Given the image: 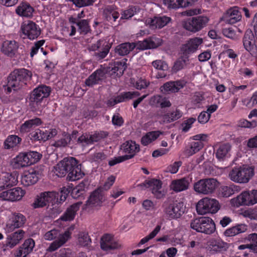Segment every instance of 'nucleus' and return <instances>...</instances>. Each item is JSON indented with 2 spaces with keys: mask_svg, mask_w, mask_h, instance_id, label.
Returning <instances> with one entry per match:
<instances>
[{
  "mask_svg": "<svg viewBox=\"0 0 257 257\" xmlns=\"http://www.w3.org/2000/svg\"><path fill=\"white\" fill-rule=\"evenodd\" d=\"M81 165L74 157L64 158L54 167L55 173L59 177L67 174V180L73 181L82 178L84 173L81 171Z\"/></svg>",
  "mask_w": 257,
  "mask_h": 257,
  "instance_id": "f257e3e1",
  "label": "nucleus"
},
{
  "mask_svg": "<svg viewBox=\"0 0 257 257\" xmlns=\"http://www.w3.org/2000/svg\"><path fill=\"white\" fill-rule=\"evenodd\" d=\"M162 40L160 38L155 37L148 38L142 41L136 43H122L115 48V52L120 56L127 55L136 47L139 50H145L148 49H154L161 46Z\"/></svg>",
  "mask_w": 257,
  "mask_h": 257,
  "instance_id": "f03ea898",
  "label": "nucleus"
},
{
  "mask_svg": "<svg viewBox=\"0 0 257 257\" xmlns=\"http://www.w3.org/2000/svg\"><path fill=\"white\" fill-rule=\"evenodd\" d=\"M51 91V88L45 85H41L33 90L29 98L30 106L32 111L42 112L48 103L47 98L50 95Z\"/></svg>",
  "mask_w": 257,
  "mask_h": 257,
  "instance_id": "7ed1b4c3",
  "label": "nucleus"
},
{
  "mask_svg": "<svg viewBox=\"0 0 257 257\" xmlns=\"http://www.w3.org/2000/svg\"><path fill=\"white\" fill-rule=\"evenodd\" d=\"M32 73L26 69H16L8 77L7 90L10 93L13 89L18 91L27 85L28 80L31 79Z\"/></svg>",
  "mask_w": 257,
  "mask_h": 257,
  "instance_id": "20e7f679",
  "label": "nucleus"
},
{
  "mask_svg": "<svg viewBox=\"0 0 257 257\" xmlns=\"http://www.w3.org/2000/svg\"><path fill=\"white\" fill-rule=\"evenodd\" d=\"M70 228L68 229L63 233H60L59 231L57 229H52L47 231L44 236L46 240H52L56 238L57 239L50 244L47 250L52 252L63 245L70 237L71 234L69 231Z\"/></svg>",
  "mask_w": 257,
  "mask_h": 257,
  "instance_id": "39448f33",
  "label": "nucleus"
},
{
  "mask_svg": "<svg viewBox=\"0 0 257 257\" xmlns=\"http://www.w3.org/2000/svg\"><path fill=\"white\" fill-rule=\"evenodd\" d=\"M219 185V182L214 178L200 179L194 184V191L199 194L210 195L214 193Z\"/></svg>",
  "mask_w": 257,
  "mask_h": 257,
  "instance_id": "423d86ee",
  "label": "nucleus"
},
{
  "mask_svg": "<svg viewBox=\"0 0 257 257\" xmlns=\"http://www.w3.org/2000/svg\"><path fill=\"white\" fill-rule=\"evenodd\" d=\"M190 227L198 232L207 234H210L215 230L214 221L211 218L206 217L194 219L191 221Z\"/></svg>",
  "mask_w": 257,
  "mask_h": 257,
  "instance_id": "0eeeda50",
  "label": "nucleus"
},
{
  "mask_svg": "<svg viewBox=\"0 0 257 257\" xmlns=\"http://www.w3.org/2000/svg\"><path fill=\"white\" fill-rule=\"evenodd\" d=\"M253 168L249 167H242L232 169L228 174L230 179L239 183H247L253 176Z\"/></svg>",
  "mask_w": 257,
  "mask_h": 257,
  "instance_id": "6e6552de",
  "label": "nucleus"
},
{
  "mask_svg": "<svg viewBox=\"0 0 257 257\" xmlns=\"http://www.w3.org/2000/svg\"><path fill=\"white\" fill-rule=\"evenodd\" d=\"M164 206L165 213L170 219L180 218L185 211L184 204L182 202L169 200L164 203Z\"/></svg>",
  "mask_w": 257,
  "mask_h": 257,
  "instance_id": "1a4fd4ad",
  "label": "nucleus"
},
{
  "mask_svg": "<svg viewBox=\"0 0 257 257\" xmlns=\"http://www.w3.org/2000/svg\"><path fill=\"white\" fill-rule=\"evenodd\" d=\"M219 209V203L215 199L205 197L199 201L196 205L197 212L199 214L215 213Z\"/></svg>",
  "mask_w": 257,
  "mask_h": 257,
  "instance_id": "9d476101",
  "label": "nucleus"
},
{
  "mask_svg": "<svg viewBox=\"0 0 257 257\" xmlns=\"http://www.w3.org/2000/svg\"><path fill=\"white\" fill-rule=\"evenodd\" d=\"M209 19L207 17L199 16L189 18L182 23L183 27L187 30L196 32L206 26Z\"/></svg>",
  "mask_w": 257,
  "mask_h": 257,
  "instance_id": "9b49d317",
  "label": "nucleus"
},
{
  "mask_svg": "<svg viewBox=\"0 0 257 257\" xmlns=\"http://www.w3.org/2000/svg\"><path fill=\"white\" fill-rule=\"evenodd\" d=\"M55 191H45L38 195L32 204L34 208H42L45 206L55 205Z\"/></svg>",
  "mask_w": 257,
  "mask_h": 257,
  "instance_id": "f8f14e48",
  "label": "nucleus"
},
{
  "mask_svg": "<svg viewBox=\"0 0 257 257\" xmlns=\"http://www.w3.org/2000/svg\"><path fill=\"white\" fill-rule=\"evenodd\" d=\"M105 200L104 193L102 189H97L91 194L83 206V209L86 210L89 207L100 206Z\"/></svg>",
  "mask_w": 257,
  "mask_h": 257,
  "instance_id": "ddd939ff",
  "label": "nucleus"
},
{
  "mask_svg": "<svg viewBox=\"0 0 257 257\" xmlns=\"http://www.w3.org/2000/svg\"><path fill=\"white\" fill-rule=\"evenodd\" d=\"M26 218L24 215L20 213H15L8 221L6 230L10 232L15 229L22 227L25 223Z\"/></svg>",
  "mask_w": 257,
  "mask_h": 257,
  "instance_id": "4468645a",
  "label": "nucleus"
},
{
  "mask_svg": "<svg viewBox=\"0 0 257 257\" xmlns=\"http://www.w3.org/2000/svg\"><path fill=\"white\" fill-rule=\"evenodd\" d=\"M237 201L240 205H252L257 203V190L245 191L238 195Z\"/></svg>",
  "mask_w": 257,
  "mask_h": 257,
  "instance_id": "2eb2a0df",
  "label": "nucleus"
},
{
  "mask_svg": "<svg viewBox=\"0 0 257 257\" xmlns=\"http://www.w3.org/2000/svg\"><path fill=\"white\" fill-rule=\"evenodd\" d=\"M21 29L23 33L31 40L37 38L41 33L40 28L32 21H28L24 23Z\"/></svg>",
  "mask_w": 257,
  "mask_h": 257,
  "instance_id": "dca6fc26",
  "label": "nucleus"
},
{
  "mask_svg": "<svg viewBox=\"0 0 257 257\" xmlns=\"http://www.w3.org/2000/svg\"><path fill=\"white\" fill-rule=\"evenodd\" d=\"M202 43L203 39L200 38L195 37L190 39L182 46L181 51L184 56L188 57L189 54L195 52Z\"/></svg>",
  "mask_w": 257,
  "mask_h": 257,
  "instance_id": "f3484780",
  "label": "nucleus"
},
{
  "mask_svg": "<svg viewBox=\"0 0 257 257\" xmlns=\"http://www.w3.org/2000/svg\"><path fill=\"white\" fill-rule=\"evenodd\" d=\"M162 185L161 181L157 179H152L144 183L146 187L150 188L152 193L157 199H161L165 195V191L161 190Z\"/></svg>",
  "mask_w": 257,
  "mask_h": 257,
  "instance_id": "a211bd4d",
  "label": "nucleus"
},
{
  "mask_svg": "<svg viewBox=\"0 0 257 257\" xmlns=\"http://www.w3.org/2000/svg\"><path fill=\"white\" fill-rule=\"evenodd\" d=\"M24 194V191L21 188L16 187L2 192L0 193V198L5 200L15 201L20 200Z\"/></svg>",
  "mask_w": 257,
  "mask_h": 257,
  "instance_id": "6ab92c4d",
  "label": "nucleus"
},
{
  "mask_svg": "<svg viewBox=\"0 0 257 257\" xmlns=\"http://www.w3.org/2000/svg\"><path fill=\"white\" fill-rule=\"evenodd\" d=\"M101 248L106 251L117 249L120 247V245L114 240L111 235L108 234L103 235L100 241Z\"/></svg>",
  "mask_w": 257,
  "mask_h": 257,
  "instance_id": "aec40b11",
  "label": "nucleus"
},
{
  "mask_svg": "<svg viewBox=\"0 0 257 257\" xmlns=\"http://www.w3.org/2000/svg\"><path fill=\"white\" fill-rule=\"evenodd\" d=\"M82 204V201H78L69 206L63 214L60 217L59 220L63 221H70L73 220L75 218L76 212L79 209Z\"/></svg>",
  "mask_w": 257,
  "mask_h": 257,
  "instance_id": "412c9836",
  "label": "nucleus"
},
{
  "mask_svg": "<svg viewBox=\"0 0 257 257\" xmlns=\"http://www.w3.org/2000/svg\"><path fill=\"white\" fill-rule=\"evenodd\" d=\"M185 84L184 81H171L164 83L160 89L162 92L164 91L165 93H175L182 88Z\"/></svg>",
  "mask_w": 257,
  "mask_h": 257,
  "instance_id": "4be33fe9",
  "label": "nucleus"
},
{
  "mask_svg": "<svg viewBox=\"0 0 257 257\" xmlns=\"http://www.w3.org/2000/svg\"><path fill=\"white\" fill-rule=\"evenodd\" d=\"M191 181L192 179L189 177H184L172 181L170 187L175 192L183 191L188 189Z\"/></svg>",
  "mask_w": 257,
  "mask_h": 257,
  "instance_id": "5701e85b",
  "label": "nucleus"
},
{
  "mask_svg": "<svg viewBox=\"0 0 257 257\" xmlns=\"http://www.w3.org/2000/svg\"><path fill=\"white\" fill-rule=\"evenodd\" d=\"M24 233L25 232L23 230L19 229L8 235L4 246L13 248L19 243L20 241L23 238Z\"/></svg>",
  "mask_w": 257,
  "mask_h": 257,
  "instance_id": "b1692460",
  "label": "nucleus"
},
{
  "mask_svg": "<svg viewBox=\"0 0 257 257\" xmlns=\"http://www.w3.org/2000/svg\"><path fill=\"white\" fill-rule=\"evenodd\" d=\"M106 71L104 69H98L90 75L85 80V84L88 86H92L98 84L105 77Z\"/></svg>",
  "mask_w": 257,
  "mask_h": 257,
  "instance_id": "393cba45",
  "label": "nucleus"
},
{
  "mask_svg": "<svg viewBox=\"0 0 257 257\" xmlns=\"http://www.w3.org/2000/svg\"><path fill=\"white\" fill-rule=\"evenodd\" d=\"M19 48V45L15 41H6L2 45L1 50L5 54L10 57L15 55Z\"/></svg>",
  "mask_w": 257,
  "mask_h": 257,
  "instance_id": "a878e982",
  "label": "nucleus"
},
{
  "mask_svg": "<svg viewBox=\"0 0 257 257\" xmlns=\"http://www.w3.org/2000/svg\"><path fill=\"white\" fill-rule=\"evenodd\" d=\"M3 185L0 186V190H3L9 187L15 186L18 182L17 173H6L3 179Z\"/></svg>",
  "mask_w": 257,
  "mask_h": 257,
  "instance_id": "bb28decb",
  "label": "nucleus"
},
{
  "mask_svg": "<svg viewBox=\"0 0 257 257\" xmlns=\"http://www.w3.org/2000/svg\"><path fill=\"white\" fill-rule=\"evenodd\" d=\"M38 173L36 171L26 172L21 177V183L25 186L35 184L38 180Z\"/></svg>",
  "mask_w": 257,
  "mask_h": 257,
  "instance_id": "cd10ccee",
  "label": "nucleus"
},
{
  "mask_svg": "<svg viewBox=\"0 0 257 257\" xmlns=\"http://www.w3.org/2000/svg\"><path fill=\"white\" fill-rule=\"evenodd\" d=\"M27 153H20L13 159V165L16 168H21L30 166Z\"/></svg>",
  "mask_w": 257,
  "mask_h": 257,
  "instance_id": "c85d7f7f",
  "label": "nucleus"
},
{
  "mask_svg": "<svg viewBox=\"0 0 257 257\" xmlns=\"http://www.w3.org/2000/svg\"><path fill=\"white\" fill-rule=\"evenodd\" d=\"M22 138L16 135H10L7 137L4 142L6 149H17L22 142Z\"/></svg>",
  "mask_w": 257,
  "mask_h": 257,
  "instance_id": "c756f323",
  "label": "nucleus"
},
{
  "mask_svg": "<svg viewBox=\"0 0 257 257\" xmlns=\"http://www.w3.org/2000/svg\"><path fill=\"white\" fill-rule=\"evenodd\" d=\"M42 122L41 119L38 117L29 119L21 125L20 131L22 133L29 132L31 129L41 124Z\"/></svg>",
  "mask_w": 257,
  "mask_h": 257,
  "instance_id": "7c9ffc66",
  "label": "nucleus"
},
{
  "mask_svg": "<svg viewBox=\"0 0 257 257\" xmlns=\"http://www.w3.org/2000/svg\"><path fill=\"white\" fill-rule=\"evenodd\" d=\"M243 43L244 48L248 52L255 45V40L253 34L250 29H247L243 38Z\"/></svg>",
  "mask_w": 257,
  "mask_h": 257,
  "instance_id": "2f4dec72",
  "label": "nucleus"
},
{
  "mask_svg": "<svg viewBox=\"0 0 257 257\" xmlns=\"http://www.w3.org/2000/svg\"><path fill=\"white\" fill-rule=\"evenodd\" d=\"M246 230L247 226L246 225L239 224L226 229L224 232V234L226 236H233L244 232Z\"/></svg>",
  "mask_w": 257,
  "mask_h": 257,
  "instance_id": "473e14b6",
  "label": "nucleus"
},
{
  "mask_svg": "<svg viewBox=\"0 0 257 257\" xmlns=\"http://www.w3.org/2000/svg\"><path fill=\"white\" fill-rule=\"evenodd\" d=\"M85 184L82 182L72 189L71 192L72 197L74 199H84Z\"/></svg>",
  "mask_w": 257,
  "mask_h": 257,
  "instance_id": "72a5a7b5",
  "label": "nucleus"
},
{
  "mask_svg": "<svg viewBox=\"0 0 257 257\" xmlns=\"http://www.w3.org/2000/svg\"><path fill=\"white\" fill-rule=\"evenodd\" d=\"M121 149L123 150L125 153L130 154V155L135 154L140 151L139 145L132 141H126L121 145Z\"/></svg>",
  "mask_w": 257,
  "mask_h": 257,
  "instance_id": "f704fd0d",
  "label": "nucleus"
},
{
  "mask_svg": "<svg viewBox=\"0 0 257 257\" xmlns=\"http://www.w3.org/2000/svg\"><path fill=\"white\" fill-rule=\"evenodd\" d=\"M241 16L238 11L236 9L229 10L225 17V22L229 24H234L240 20Z\"/></svg>",
  "mask_w": 257,
  "mask_h": 257,
  "instance_id": "c9c22d12",
  "label": "nucleus"
},
{
  "mask_svg": "<svg viewBox=\"0 0 257 257\" xmlns=\"http://www.w3.org/2000/svg\"><path fill=\"white\" fill-rule=\"evenodd\" d=\"M164 4L169 9H177L186 7L191 4L190 1L184 2L183 0H164Z\"/></svg>",
  "mask_w": 257,
  "mask_h": 257,
  "instance_id": "e433bc0d",
  "label": "nucleus"
},
{
  "mask_svg": "<svg viewBox=\"0 0 257 257\" xmlns=\"http://www.w3.org/2000/svg\"><path fill=\"white\" fill-rule=\"evenodd\" d=\"M231 146L228 144L221 145L216 150V157L219 160H223L230 151Z\"/></svg>",
  "mask_w": 257,
  "mask_h": 257,
  "instance_id": "4c0bfd02",
  "label": "nucleus"
},
{
  "mask_svg": "<svg viewBox=\"0 0 257 257\" xmlns=\"http://www.w3.org/2000/svg\"><path fill=\"white\" fill-rule=\"evenodd\" d=\"M33 12V8L26 4H22L16 10V12L19 15L26 17L32 16Z\"/></svg>",
  "mask_w": 257,
  "mask_h": 257,
  "instance_id": "58836bf2",
  "label": "nucleus"
},
{
  "mask_svg": "<svg viewBox=\"0 0 257 257\" xmlns=\"http://www.w3.org/2000/svg\"><path fill=\"white\" fill-rule=\"evenodd\" d=\"M203 147V144L201 142H193L188 148L186 149L184 153L186 155L190 156L199 151Z\"/></svg>",
  "mask_w": 257,
  "mask_h": 257,
  "instance_id": "ea45409f",
  "label": "nucleus"
},
{
  "mask_svg": "<svg viewBox=\"0 0 257 257\" xmlns=\"http://www.w3.org/2000/svg\"><path fill=\"white\" fill-rule=\"evenodd\" d=\"M188 57L185 56L183 55V56L179 57L174 64L172 68L173 71L177 72L182 69L188 64Z\"/></svg>",
  "mask_w": 257,
  "mask_h": 257,
  "instance_id": "a19ab883",
  "label": "nucleus"
},
{
  "mask_svg": "<svg viewBox=\"0 0 257 257\" xmlns=\"http://www.w3.org/2000/svg\"><path fill=\"white\" fill-rule=\"evenodd\" d=\"M140 93L138 91H128L122 93L115 98L116 102L119 103L127 100L132 99L140 95Z\"/></svg>",
  "mask_w": 257,
  "mask_h": 257,
  "instance_id": "79ce46f5",
  "label": "nucleus"
},
{
  "mask_svg": "<svg viewBox=\"0 0 257 257\" xmlns=\"http://www.w3.org/2000/svg\"><path fill=\"white\" fill-rule=\"evenodd\" d=\"M181 116V113L178 110L171 112H168L162 116V120L164 123H169L174 121Z\"/></svg>",
  "mask_w": 257,
  "mask_h": 257,
  "instance_id": "37998d69",
  "label": "nucleus"
},
{
  "mask_svg": "<svg viewBox=\"0 0 257 257\" xmlns=\"http://www.w3.org/2000/svg\"><path fill=\"white\" fill-rule=\"evenodd\" d=\"M78 243L82 246H88L91 242L88 233L86 231H80L78 234Z\"/></svg>",
  "mask_w": 257,
  "mask_h": 257,
  "instance_id": "c03bdc74",
  "label": "nucleus"
},
{
  "mask_svg": "<svg viewBox=\"0 0 257 257\" xmlns=\"http://www.w3.org/2000/svg\"><path fill=\"white\" fill-rule=\"evenodd\" d=\"M126 67L124 62L117 61L114 63L113 67L111 68V70L112 73L116 74L117 76L120 77L123 74Z\"/></svg>",
  "mask_w": 257,
  "mask_h": 257,
  "instance_id": "a18cd8bd",
  "label": "nucleus"
},
{
  "mask_svg": "<svg viewBox=\"0 0 257 257\" xmlns=\"http://www.w3.org/2000/svg\"><path fill=\"white\" fill-rule=\"evenodd\" d=\"M171 18L170 17L163 16L160 17H156L152 20V25L155 26L159 28H162L166 26L170 21Z\"/></svg>",
  "mask_w": 257,
  "mask_h": 257,
  "instance_id": "49530a36",
  "label": "nucleus"
},
{
  "mask_svg": "<svg viewBox=\"0 0 257 257\" xmlns=\"http://www.w3.org/2000/svg\"><path fill=\"white\" fill-rule=\"evenodd\" d=\"M35 246V242L32 238L26 240L24 243L20 246L22 249L23 254H26V256L33 250Z\"/></svg>",
  "mask_w": 257,
  "mask_h": 257,
  "instance_id": "de8ad7c7",
  "label": "nucleus"
},
{
  "mask_svg": "<svg viewBox=\"0 0 257 257\" xmlns=\"http://www.w3.org/2000/svg\"><path fill=\"white\" fill-rule=\"evenodd\" d=\"M69 192L68 189L65 187H63L60 192H55L56 194L55 204L59 205L64 202L66 200Z\"/></svg>",
  "mask_w": 257,
  "mask_h": 257,
  "instance_id": "09e8293b",
  "label": "nucleus"
},
{
  "mask_svg": "<svg viewBox=\"0 0 257 257\" xmlns=\"http://www.w3.org/2000/svg\"><path fill=\"white\" fill-rule=\"evenodd\" d=\"M77 25L81 35H86L91 31L88 21L87 20H81L78 21L77 23Z\"/></svg>",
  "mask_w": 257,
  "mask_h": 257,
  "instance_id": "8fccbe9b",
  "label": "nucleus"
},
{
  "mask_svg": "<svg viewBox=\"0 0 257 257\" xmlns=\"http://www.w3.org/2000/svg\"><path fill=\"white\" fill-rule=\"evenodd\" d=\"M49 132L44 128L42 130H37L36 132L32 135V137L37 140H42L46 141L49 139Z\"/></svg>",
  "mask_w": 257,
  "mask_h": 257,
  "instance_id": "3c124183",
  "label": "nucleus"
},
{
  "mask_svg": "<svg viewBox=\"0 0 257 257\" xmlns=\"http://www.w3.org/2000/svg\"><path fill=\"white\" fill-rule=\"evenodd\" d=\"M135 156V154L132 155H125L122 156H119L118 157L114 158L113 160H110L108 162V164L110 166L115 165L117 163H121L125 160L133 158Z\"/></svg>",
  "mask_w": 257,
  "mask_h": 257,
  "instance_id": "603ef678",
  "label": "nucleus"
},
{
  "mask_svg": "<svg viewBox=\"0 0 257 257\" xmlns=\"http://www.w3.org/2000/svg\"><path fill=\"white\" fill-rule=\"evenodd\" d=\"M237 186H223L221 188V194L223 197H228L233 194L237 190Z\"/></svg>",
  "mask_w": 257,
  "mask_h": 257,
  "instance_id": "864d4df0",
  "label": "nucleus"
},
{
  "mask_svg": "<svg viewBox=\"0 0 257 257\" xmlns=\"http://www.w3.org/2000/svg\"><path fill=\"white\" fill-rule=\"evenodd\" d=\"M108 134L106 132L101 131L99 132H96L94 134L90 136L91 143L99 141L101 140L106 138L108 136Z\"/></svg>",
  "mask_w": 257,
  "mask_h": 257,
  "instance_id": "5fc2aeb1",
  "label": "nucleus"
},
{
  "mask_svg": "<svg viewBox=\"0 0 257 257\" xmlns=\"http://www.w3.org/2000/svg\"><path fill=\"white\" fill-rule=\"evenodd\" d=\"M160 229L161 226L159 225H157L154 229V230L152 231L148 235L141 240L139 244H143L149 241L150 239L153 238L160 231Z\"/></svg>",
  "mask_w": 257,
  "mask_h": 257,
  "instance_id": "6e6d98bb",
  "label": "nucleus"
},
{
  "mask_svg": "<svg viewBox=\"0 0 257 257\" xmlns=\"http://www.w3.org/2000/svg\"><path fill=\"white\" fill-rule=\"evenodd\" d=\"M110 49L109 45H106L102 49L101 51L99 52H95L93 54V56L96 60H100L104 58L108 54Z\"/></svg>",
  "mask_w": 257,
  "mask_h": 257,
  "instance_id": "4d7b16f0",
  "label": "nucleus"
},
{
  "mask_svg": "<svg viewBox=\"0 0 257 257\" xmlns=\"http://www.w3.org/2000/svg\"><path fill=\"white\" fill-rule=\"evenodd\" d=\"M153 67L158 70L167 71L168 69V64L164 61L161 60H157L152 62Z\"/></svg>",
  "mask_w": 257,
  "mask_h": 257,
  "instance_id": "13d9d810",
  "label": "nucleus"
},
{
  "mask_svg": "<svg viewBox=\"0 0 257 257\" xmlns=\"http://www.w3.org/2000/svg\"><path fill=\"white\" fill-rule=\"evenodd\" d=\"M248 239L251 242V251L257 253V233H253L249 234Z\"/></svg>",
  "mask_w": 257,
  "mask_h": 257,
  "instance_id": "bf43d9fd",
  "label": "nucleus"
},
{
  "mask_svg": "<svg viewBox=\"0 0 257 257\" xmlns=\"http://www.w3.org/2000/svg\"><path fill=\"white\" fill-rule=\"evenodd\" d=\"M30 165L37 162L41 158L42 155L36 152H30L27 153Z\"/></svg>",
  "mask_w": 257,
  "mask_h": 257,
  "instance_id": "052dcab7",
  "label": "nucleus"
},
{
  "mask_svg": "<svg viewBox=\"0 0 257 257\" xmlns=\"http://www.w3.org/2000/svg\"><path fill=\"white\" fill-rule=\"evenodd\" d=\"M136 13V8L135 7H129L128 9L122 12L121 19H128L133 17Z\"/></svg>",
  "mask_w": 257,
  "mask_h": 257,
  "instance_id": "680f3d73",
  "label": "nucleus"
},
{
  "mask_svg": "<svg viewBox=\"0 0 257 257\" xmlns=\"http://www.w3.org/2000/svg\"><path fill=\"white\" fill-rule=\"evenodd\" d=\"M181 165L182 162L181 161L175 162L173 164L169 165L167 168L166 171L172 174L176 173Z\"/></svg>",
  "mask_w": 257,
  "mask_h": 257,
  "instance_id": "e2e57ef3",
  "label": "nucleus"
},
{
  "mask_svg": "<svg viewBox=\"0 0 257 257\" xmlns=\"http://www.w3.org/2000/svg\"><path fill=\"white\" fill-rule=\"evenodd\" d=\"M210 117V113H208L207 111H202L198 117V121L199 122L204 124L209 120Z\"/></svg>",
  "mask_w": 257,
  "mask_h": 257,
  "instance_id": "0e129e2a",
  "label": "nucleus"
},
{
  "mask_svg": "<svg viewBox=\"0 0 257 257\" xmlns=\"http://www.w3.org/2000/svg\"><path fill=\"white\" fill-rule=\"evenodd\" d=\"M58 257H75V253L69 248H63L60 250Z\"/></svg>",
  "mask_w": 257,
  "mask_h": 257,
  "instance_id": "69168bd1",
  "label": "nucleus"
},
{
  "mask_svg": "<svg viewBox=\"0 0 257 257\" xmlns=\"http://www.w3.org/2000/svg\"><path fill=\"white\" fill-rule=\"evenodd\" d=\"M115 181V177L114 176L109 177L107 181L105 183L103 186L100 187L98 189H102V191L104 192V190L106 191L110 188V187L113 185Z\"/></svg>",
  "mask_w": 257,
  "mask_h": 257,
  "instance_id": "338daca9",
  "label": "nucleus"
},
{
  "mask_svg": "<svg viewBox=\"0 0 257 257\" xmlns=\"http://www.w3.org/2000/svg\"><path fill=\"white\" fill-rule=\"evenodd\" d=\"M196 120L195 118L191 117L184 121V123H182L183 131L186 132L189 130V129L191 127V124Z\"/></svg>",
  "mask_w": 257,
  "mask_h": 257,
  "instance_id": "774afa93",
  "label": "nucleus"
}]
</instances>
